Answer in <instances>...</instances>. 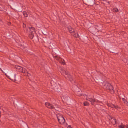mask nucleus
<instances>
[{"mask_svg": "<svg viewBox=\"0 0 128 128\" xmlns=\"http://www.w3.org/2000/svg\"><path fill=\"white\" fill-rule=\"evenodd\" d=\"M118 127L120 128H124V125H123L122 123L121 124V125L118 126Z\"/></svg>", "mask_w": 128, "mask_h": 128, "instance_id": "15", "label": "nucleus"}, {"mask_svg": "<svg viewBox=\"0 0 128 128\" xmlns=\"http://www.w3.org/2000/svg\"><path fill=\"white\" fill-rule=\"evenodd\" d=\"M113 11L116 12H118V9L117 8H114L113 9Z\"/></svg>", "mask_w": 128, "mask_h": 128, "instance_id": "18", "label": "nucleus"}, {"mask_svg": "<svg viewBox=\"0 0 128 128\" xmlns=\"http://www.w3.org/2000/svg\"><path fill=\"white\" fill-rule=\"evenodd\" d=\"M111 122L112 124H114L116 123V120L114 118H112L111 119Z\"/></svg>", "mask_w": 128, "mask_h": 128, "instance_id": "8", "label": "nucleus"}, {"mask_svg": "<svg viewBox=\"0 0 128 128\" xmlns=\"http://www.w3.org/2000/svg\"><path fill=\"white\" fill-rule=\"evenodd\" d=\"M30 30V33L29 35V37L31 39H32L34 36V34L36 32L35 29L33 27L31 28L29 27Z\"/></svg>", "mask_w": 128, "mask_h": 128, "instance_id": "3", "label": "nucleus"}, {"mask_svg": "<svg viewBox=\"0 0 128 128\" xmlns=\"http://www.w3.org/2000/svg\"><path fill=\"white\" fill-rule=\"evenodd\" d=\"M11 24V23L10 22H9L8 23V25H10Z\"/></svg>", "mask_w": 128, "mask_h": 128, "instance_id": "24", "label": "nucleus"}, {"mask_svg": "<svg viewBox=\"0 0 128 128\" xmlns=\"http://www.w3.org/2000/svg\"><path fill=\"white\" fill-rule=\"evenodd\" d=\"M86 98L87 100H89L91 104L93 105H94V102L97 103L98 102V101L97 100L91 98L90 96L86 97Z\"/></svg>", "mask_w": 128, "mask_h": 128, "instance_id": "5", "label": "nucleus"}, {"mask_svg": "<svg viewBox=\"0 0 128 128\" xmlns=\"http://www.w3.org/2000/svg\"><path fill=\"white\" fill-rule=\"evenodd\" d=\"M61 60V61L60 62V63L61 64H63V65L65 64V63L64 62V60L62 59V60Z\"/></svg>", "mask_w": 128, "mask_h": 128, "instance_id": "16", "label": "nucleus"}, {"mask_svg": "<svg viewBox=\"0 0 128 128\" xmlns=\"http://www.w3.org/2000/svg\"><path fill=\"white\" fill-rule=\"evenodd\" d=\"M114 108H120V107H119L118 106H115L114 105Z\"/></svg>", "mask_w": 128, "mask_h": 128, "instance_id": "21", "label": "nucleus"}, {"mask_svg": "<svg viewBox=\"0 0 128 128\" xmlns=\"http://www.w3.org/2000/svg\"><path fill=\"white\" fill-rule=\"evenodd\" d=\"M107 105L109 107H110L112 108H113L114 107V105L112 104H108Z\"/></svg>", "mask_w": 128, "mask_h": 128, "instance_id": "12", "label": "nucleus"}, {"mask_svg": "<svg viewBox=\"0 0 128 128\" xmlns=\"http://www.w3.org/2000/svg\"><path fill=\"white\" fill-rule=\"evenodd\" d=\"M58 120L59 122L61 124H63L64 123L65 120L62 115L58 114L56 115Z\"/></svg>", "mask_w": 128, "mask_h": 128, "instance_id": "4", "label": "nucleus"}, {"mask_svg": "<svg viewBox=\"0 0 128 128\" xmlns=\"http://www.w3.org/2000/svg\"><path fill=\"white\" fill-rule=\"evenodd\" d=\"M63 97H64V99H65V100H67V99H66V98L65 97H64V96H63Z\"/></svg>", "mask_w": 128, "mask_h": 128, "instance_id": "25", "label": "nucleus"}, {"mask_svg": "<svg viewBox=\"0 0 128 128\" xmlns=\"http://www.w3.org/2000/svg\"><path fill=\"white\" fill-rule=\"evenodd\" d=\"M68 29L70 32H72L74 31V30L71 27H69Z\"/></svg>", "mask_w": 128, "mask_h": 128, "instance_id": "13", "label": "nucleus"}, {"mask_svg": "<svg viewBox=\"0 0 128 128\" xmlns=\"http://www.w3.org/2000/svg\"><path fill=\"white\" fill-rule=\"evenodd\" d=\"M58 61L60 63V62H61V60H58Z\"/></svg>", "mask_w": 128, "mask_h": 128, "instance_id": "27", "label": "nucleus"}, {"mask_svg": "<svg viewBox=\"0 0 128 128\" xmlns=\"http://www.w3.org/2000/svg\"><path fill=\"white\" fill-rule=\"evenodd\" d=\"M26 71V69L25 72H23L24 73V75L25 76H29V75L30 74Z\"/></svg>", "mask_w": 128, "mask_h": 128, "instance_id": "9", "label": "nucleus"}, {"mask_svg": "<svg viewBox=\"0 0 128 128\" xmlns=\"http://www.w3.org/2000/svg\"><path fill=\"white\" fill-rule=\"evenodd\" d=\"M67 98H68V96L67 97Z\"/></svg>", "mask_w": 128, "mask_h": 128, "instance_id": "28", "label": "nucleus"}, {"mask_svg": "<svg viewBox=\"0 0 128 128\" xmlns=\"http://www.w3.org/2000/svg\"><path fill=\"white\" fill-rule=\"evenodd\" d=\"M15 68L18 71L20 72H24L26 70L25 68H23L22 67L19 66H16Z\"/></svg>", "mask_w": 128, "mask_h": 128, "instance_id": "6", "label": "nucleus"}, {"mask_svg": "<svg viewBox=\"0 0 128 128\" xmlns=\"http://www.w3.org/2000/svg\"><path fill=\"white\" fill-rule=\"evenodd\" d=\"M68 128H72V127L71 126H68Z\"/></svg>", "mask_w": 128, "mask_h": 128, "instance_id": "22", "label": "nucleus"}, {"mask_svg": "<svg viewBox=\"0 0 128 128\" xmlns=\"http://www.w3.org/2000/svg\"><path fill=\"white\" fill-rule=\"evenodd\" d=\"M26 26V24H23V27L24 28V27H25Z\"/></svg>", "mask_w": 128, "mask_h": 128, "instance_id": "23", "label": "nucleus"}, {"mask_svg": "<svg viewBox=\"0 0 128 128\" xmlns=\"http://www.w3.org/2000/svg\"><path fill=\"white\" fill-rule=\"evenodd\" d=\"M0 70H1V69L0 68Z\"/></svg>", "mask_w": 128, "mask_h": 128, "instance_id": "29", "label": "nucleus"}, {"mask_svg": "<svg viewBox=\"0 0 128 128\" xmlns=\"http://www.w3.org/2000/svg\"><path fill=\"white\" fill-rule=\"evenodd\" d=\"M89 104V103L87 102H85L84 103V106H88Z\"/></svg>", "mask_w": 128, "mask_h": 128, "instance_id": "17", "label": "nucleus"}, {"mask_svg": "<svg viewBox=\"0 0 128 128\" xmlns=\"http://www.w3.org/2000/svg\"><path fill=\"white\" fill-rule=\"evenodd\" d=\"M60 71L62 74L64 76L65 78L71 81L72 80V78L70 75V73L68 71L64 70L63 68H60Z\"/></svg>", "mask_w": 128, "mask_h": 128, "instance_id": "1", "label": "nucleus"}, {"mask_svg": "<svg viewBox=\"0 0 128 128\" xmlns=\"http://www.w3.org/2000/svg\"><path fill=\"white\" fill-rule=\"evenodd\" d=\"M45 105L46 107L50 109H52L54 108L53 105L49 102H46Z\"/></svg>", "mask_w": 128, "mask_h": 128, "instance_id": "7", "label": "nucleus"}, {"mask_svg": "<svg viewBox=\"0 0 128 128\" xmlns=\"http://www.w3.org/2000/svg\"><path fill=\"white\" fill-rule=\"evenodd\" d=\"M16 75L15 74L14 76L13 77H12L11 78H10V79L12 80H13V81H15L16 80Z\"/></svg>", "mask_w": 128, "mask_h": 128, "instance_id": "10", "label": "nucleus"}, {"mask_svg": "<svg viewBox=\"0 0 128 128\" xmlns=\"http://www.w3.org/2000/svg\"><path fill=\"white\" fill-rule=\"evenodd\" d=\"M54 58L57 60H62V58L58 57L57 56H54Z\"/></svg>", "mask_w": 128, "mask_h": 128, "instance_id": "11", "label": "nucleus"}, {"mask_svg": "<svg viewBox=\"0 0 128 128\" xmlns=\"http://www.w3.org/2000/svg\"><path fill=\"white\" fill-rule=\"evenodd\" d=\"M126 128H128V125H126Z\"/></svg>", "mask_w": 128, "mask_h": 128, "instance_id": "26", "label": "nucleus"}, {"mask_svg": "<svg viewBox=\"0 0 128 128\" xmlns=\"http://www.w3.org/2000/svg\"><path fill=\"white\" fill-rule=\"evenodd\" d=\"M122 100L124 101V103L127 104L128 103L126 101V100L124 98H122Z\"/></svg>", "mask_w": 128, "mask_h": 128, "instance_id": "20", "label": "nucleus"}, {"mask_svg": "<svg viewBox=\"0 0 128 128\" xmlns=\"http://www.w3.org/2000/svg\"><path fill=\"white\" fill-rule=\"evenodd\" d=\"M104 88L105 89L110 91V92L112 94L114 92L113 87L109 83H106L104 86Z\"/></svg>", "mask_w": 128, "mask_h": 128, "instance_id": "2", "label": "nucleus"}, {"mask_svg": "<svg viewBox=\"0 0 128 128\" xmlns=\"http://www.w3.org/2000/svg\"><path fill=\"white\" fill-rule=\"evenodd\" d=\"M23 14L24 16L26 17H28V15L27 12H23Z\"/></svg>", "mask_w": 128, "mask_h": 128, "instance_id": "14", "label": "nucleus"}, {"mask_svg": "<svg viewBox=\"0 0 128 128\" xmlns=\"http://www.w3.org/2000/svg\"><path fill=\"white\" fill-rule=\"evenodd\" d=\"M73 35L74 36H75L76 38L78 37H79L78 34L77 33H75Z\"/></svg>", "mask_w": 128, "mask_h": 128, "instance_id": "19", "label": "nucleus"}]
</instances>
